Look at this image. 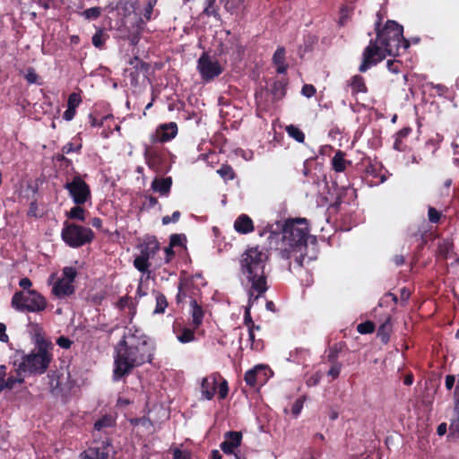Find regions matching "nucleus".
<instances>
[{
  "instance_id": "1",
  "label": "nucleus",
  "mask_w": 459,
  "mask_h": 459,
  "mask_svg": "<svg viewBox=\"0 0 459 459\" xmlns=\"http://www.w3.org/2000/svg\"><path fill=\"white\" fill-rule=\"evenodd\" d=\"M155 343L135 325L126 326L121 340L115 347L112 379L125 381L135 368L151 363Z\"/></svg>"
},
{
  "instance_id": "2",
  "label": "nucleus",
  "mask_w": 459,
  "mask_h": 459,
  "mask_svg": "<svg viewBox=\"0 0 459 459\" xmlns=\"http://www.w3.org/2000/svg\"><path fill=\"white\" fill-rule=\"evenodd\" d=\"M268 255L259 246L247 247L239 257V270L245 277L248 289V305L244 313V324L247 328H255L251 316V307L268 290L265 266Z\"/></svg>"
},
{
  "instance_id": "3",
  "label": "nucleus",
  "mask_w": 459,
  "mask_h": 459,
  "mask_svg": "<svg viewBox=\"0 0 459 459\" xmlns=\"http://www.w3.org/2000/svg\"><path fill=\"white\" fill-rule=\"evenodd\" d=\"M308 234V223L306 219L287 220L281 229V247H277L281 257L294 259L295 267H303Z\"/></svg>"
},
{
  "instance_id": "4",
  "label": "nucleus",
  "mask_w": 459,
  "mask_h": 459,
  "mask_svg": "<svg viewBox=\"0 0 459 459\" xmlns=\"http://www.w3.org/2000/svg\"><path fill=\"white\" fill-rule=\"evenodd\" d=\"M35 347L22 356L19 369L32 375L44 374L53 360L54 343L42 334H36Z\"/></svg>"
},
{
  "instance_id": "5",
  "label": "nucleus",
  "mask_w": 459,
  "mask_h": 459,
  "mask_svg": "<svg viewBox=\"0 0 459 459\" xmlns=\"http://www.w3.org/2000/svg\"><path fill=\"white\" fill-rule=\"evenodd\" d=\"M377 21L375 23L376 39L385 48L388 56H399L401 49L410 47L409 41L403 37V27L398 22L388 20L383 28H380L382 17L377 13Z\"/></svg>"
},
{
  "instance_id": "6",
  "label": "nucleus",
  "mask_w": 459,
  "mask_h": 459,
  "mask_svg": "<svg viewBox=\"0 0 459 459\" xmlns=\"http://www.w3.org/2000/svg\"><path fill=\"white\" fill-rule=\"evenodd\" d=\"M48 391L54 397L66 401L75 385L67 366L60 365L49 369L47 374Z\"/></svg>"
},
{
  "instance_id": "7",
  "label": "nucleus",
  "mask_w": 459,
  "mask_h": 459,
  "mask_svg": "<svg viewBox=\"0 0 459 459\" xmlns=\"http://www.w3.org/2000/svg\"><path fill=\"white\" fill-rule=\"evenodd\" d=\"M11 306L21 313L39 314L48 307V300L36 290L15 291L11 299Z\"/></svg>"
},
{
  "instance_id": "8",
  "label": "nucleus",
  "mask_w": 459,
  "mask_h": 459,
  "mask_svg": "<svg viewBox=\"0 0 459 459\" xmlns=\"http://www.w3.org/2000/svg\"><path fill=\"white\" fill-rule=\"evenodd\" d=\"M94 237L91 229L68 221H65L61 231L62 240L72 248H78L91 243Z\"/></svg>"
},
{
  "instance_id": "9",
  "label": "nucleus",
  "mask_w": 459,
  "mask_h": 459,
  "mask_svg": "<svg viewBox=\"0 0 459 459\" xmlns=\"http://www.w3.org/2000/svg\"><path fill=\"white\" fill-rule=\"evenodd\" d=\"M64 188L68 192L74 204H85L91 199L90 185L78 171H74L71 178H66Z\"/></svg>"
},
{
  "instance_id": "10",
  "label": "nucleus",
  "mask_w": 459,
  "mask_h": 459,
  "mask_svg": "<svg viewBox=\"0 0 459 459\" xmlns=\"http://www.w3.org/2000/svg\"><path fill=\"white\" fill-rule=\"evenodd\" d=\"M388 56L385 48L378 45L377 39H370L362 53V62L359 66L360 73L367 72L370 67L377 65Z\"/></svg>"
},
{
  "instance_id": "11",
  "label": "nucleus",
  "mask_w": 459,
  "mask_h": 459,
  "mask_svg": "<svg viewBox=\"0 0 459 459\" xmlns=\"http://www.w3.org/2000/svg\"><path fill=\"white\" fill-rule=\"evenodd\" d=\"M197 70L204 82H211L223 72L221 65L212 60L207 52H203L197 60Z\"/></svg>"
},
{
  "instance_id": "12",
  "label": "nucleus",
  "mask_w": 459,
  "mask_h": 459,
  "mask_svg": "<svg viewBox=\"0 0 459 459\" xmlns=\"http://www.w3.org/2000/svg\"><path fill=\"white\" fill-rule=\"evenodd\" d=\"M143 156L148 167L154 171L161 170L167 160L166 150L156 144L145 145Z\"/></svg>"
},
{
  "instance_id": "13",
  "label": "nucleus",
  "mask_w": 459,
  "mask_h": 459,
  "mask_svg": "<svg viewBox=\"0 0 459 459\" xmlns=\"http://www.w3.org/2000/svg\"><path fill=\"white\" fill-rule=\"evenodd\" d=\"M178 134V125L175 122L160 125L151 134L152 144L164 143L174 139Z\"/></svg>"
},
{
  "instance_id": "14",
  "label": "nucleus",
  "mask_w": 459,
  "mask_h": 459,
  "mask_svg": "<svg viewBox=\"0 0 459 459\" xmlns=\"http://www.w3.org/2000/svg\"><path fill=\"white\" fill-rule=\"evenodd\" d=\"M267 372V366L256 365L245 373L244 380L250 387L262 386L268 379Z\"/></svg>"
},
{
  "instance_id": "15",
  "label": "nucleus",
  "mask_w": 459,
  "mask_h": 459,
  "mask_svg": "<svg viewBox=\"0 0 459 459\" xmlns=\"http://www.w3.org/2000/svg\"><path fill=\"white\" fill-rule=\"evenodd\" d=\"M245 54V47L239 42L238 39H234L229 47L227 44L221 45L220 55H229L232 63H237L242 60Z\"/></svg>"
},
{
  "instance_id": "16",
  "label": "nucleus",
  "mask_w": 459,
  "mask_h": 459,
  "mask_svg": "<svg viewBox=\"0 0 459 459\" xmlns=\"http://www.w3.org/2000/svg\"><path fill=\"white\" fill-rule=\"evenodd\" d=\"M75 292V287L65 279H58L51 289V294L58 299H64L71 297Z\"/></svg>"
},
{
  "instance_id": "17",
  "label": "nucleus",
  "mask_w": 459,
  "mask_h": 459,
  "mask_svg": "<svg viewBox=\"0 0 459 459\" xmlns=\"http://www.w3.org/2000/svg\"><path fill=\"white\" fill-rule=\"evenodd\" d=\"M242 434L238 431H228L225 434V440L221 443V449L227 455H231L241 444Z\"/></svg>"
},
{
  "instance_id": "18",
  "label": "nucleus",
  "mask_w": 459,
  "mask_h": 459,
  "mask_svg": "<svg viewBox=\"0 0 459 459\" xmlns=\"http://www.w3.org/2000/svg\"><path fill=\"white\" fill-rule=\"evenodd\" d=\"M217 385L218 381L215 375L204 377L201 383V393L203 398L212 400L216 393Z\"/></svg>"
},
{
  "instance_id": "19",
  "label": "nucleus",
  "mask_w": 459,
  "mask_h": 459,
  "mask_svg": "<svg viewBox=\"0 0 459 459\" xmlns=\"http://www.w3.org/2000/svg\"><path fill=\"white\" fill-rule=\"evenodd\" d=\"M234 229L240 234H248L254 231V222L247 214L239 215L234 221Z\"/></svg>"
},
{
  "instance_id": "20",
  "label": "nucleus",
  "mask_w": 459,
  "mask_h": 459,
  "mask_svg": "<svg viewBox=\"0 0 459 459\" xmlns=\"http://www.w3.org/2000/svg\"><path fill=\"white\" fill-rule=\"evenodd\" d=\"M110 444H106L101 447H89L82 455L83 459H108L109 453L108 447Z\"/></svg>"
},
{
  "instance_id": "21",
  "label": "nucleus",
  "mask_w": 459,
  "mask_h": 459,
  "mask_svg": "<svg viewBox=\"0 0 459 459\" xmlns=\"http://www.w3.org/2000/svg\"><path fill=\"white\" fill-rule=\"evenodd\" d=\"M190 314L194 329H198L203 323L204 310L196 299H192L190 302Z\"/></svg>"
},
{
  "instance_id": "22",
  "label": "nucleus",
  "mask_w": 459,
  "mask_h": 459,
  "mask_svg": "<svg viewBox=\"0 0 459 459\" xmlns=\"http://www.w3.org/2000/svg\"><path fill=\"white\" fill-rule=\"evenodd\" d=\"M348 85L351 89V94L353 96L359 93H367L368 87L363 76L359 74L353 75L348 82Z\"/></svg>"
},
{
  "instance_id": "23",
  "label": "nucleus",
  "mask_w": 459,
  "mask_h": 459,
  "mask_svg": "<svg viewBox=\"0 0 459 459\" xmlns=\"http://www.w3.org/2000/svg\"><path fill=\"white\" fill-rule=\"evenodd\" d=\"M172 186V179L170 177L164 178H154L152 182V188L153 191L160 193V195H168L170 192Z\"/></svg>"
},
{
  "instance_id": "24",
  "label": "nucleus",
  "mask_w": 459,
  "mask_h": 459,
  "mask_svg": "<svg viewBox=\"0 0 459 459\" xmlns=\"http://www.w3.org/2000/svg\"><path fill=\"white\" fill-rule=\"evenodd\" d=\"M155 298V307L152 311L153 315H164L166 309L169 307V301L167 297L159 290H153Z\"/></svg>"
},
{
  "instance_id": "25",
  "label": "nucleus",
  "mask_w": 459,
  "mask_h": 459,
  "mask_svg": "<svg viewBox=\"0 0 459 459\" xmlns=\"http://www.w3.org/2000/svg\"><path fill=\"white\" fill-rule=\"evenodd\" d=\"M160 249L159 241L153 237L152 238H148L141 247V255L151 258L155 255V254Z\"/></svg>"
},
{
  "instance_id": "26",
  "label": "nucleus",
  "mask_w": 459,
  "mask_h": 459,
  "mask_svg": "<svg viewBox=\"0 0 459 459\" xmlns=\"http://www.w3.org/2000/svg\"><path fill=\"white\" fill-rule=\"evenodd\" d=\"M345 153L341 150L337 151L332 159V167L335 172H343L347 165H351V161L345 160Z\"/></svg>"
},
{
  "instance_id": "27",
  "label": "nucleus",
  "mask_w": 459,
  "mask_h": 459,
  "mask_svg": "<svg viewBox=\"0 0 459 459\" xmlns=\"http://www.w3.org/2000/svg\"><path fill=\"white\" fill-rule=\"evenodd\" d=\"M392 333V324L391 317L388 316L385 321L380 325L377 329V336L380 339L381 342L384 344L388 343L390 340V334Z\"/></svg>"
},
{
  "instance_id": "28",
  "label": "nucleus",
  "mask_w": 459,
  "mask_h": 459,
  "mask_svg": "<svg viewBox=\"0 0 459 459\" xmlns=\"http://www.w3.org/2000/svg\"><path fill=\"white\" fill-rule=\"evenodd\" d=\"M115 425L116 419L110 414H105L95 421L94 429L105 432L107 429L113 428Z\"/></svg>"
},
{
  "instance_id": "29",
  "label": "nucleus",
  "mask_w": 459,
  "mask_h": 459,
  "mask_svg": "<svg viewBox=\"0 0 459 459\" xmlns=\"http://www.w3.org/2000/svg\"><path fill=\"white\" fill-rule=\"evenodd\" d=\"M287 82L279 80L273 82L270 86V93L273 96L275 100H281L286 95Z\"/></svg>"
},
{
  "instance_id": "30",
  "label": "nucleus",
  "mask_w": 459,
  "mask_h": 459,
  "mask_svg": "<svg viewBox=\"0 0 459 459\" xmlns=\"http://www.w3.org/2000/svg\"><path fill=\"white\" fill-rule=\"evenodd\" d=\"M411 132L410 127H403L400 129L395 134V140L394 143V149L399 152L405 150V145L403 143V140L406 138Z\"/></svg>"
},
{
  "instance_id": "31",
  "label": "nucleus",
  "mask_w": 459,
  "mask_h": 459,
  "mask_svg": "<svg viewBox=\"0 0 459 459\" xmlns=\"http://www.w3.org/2000/svg\"><path fill=\"white\" fill-rule=\"evenodd\" d=\"M82 205L83 204H75L74 207H72L70 211L66 212L67 218L70 220H77L82 222L85 221L86 211Z\"/></svg>"
},
{
  "instance_id": "32",
  "label": "nucleus",
  "mask_w": 459,
  "mask_h": 459,
  "mask_svg": "<svg viewBox=\"0 0 459 459\" xmlns=\"http://www.w3.org/2000/svg\"><path fill=\"white\" fill-rule=\"evenodd\" d=\"M108 39V35L104 31V30L98 29L91 38V43L95 48L101 49Z\"/></svg>"
},
{
  "instance_id": "33",
  "label": "nucleus",
  "mask_w": 459,
  "mask_h": 459,
  "mask_svg": "<svg viewBox=\"0 0 459 459\" xmlns=\"http://www.w3.org/2000/svg\"><path fill=\"white\" fill-rule=\"evenodd\" d=\"M365 173L367 176H370L373 178L379 179V183H382L385 180V176L381 175V168L377 164L369 162V164L365 169Z\"/></svg>"
},
{
  "instance_id": "34",
  "label": "nucleus",
  "mask_w": 459,
  "mask_h": 459,
  "mask_svg": "<svg viewBox=\"0 0 459 459\" xmlns=\"http://www.w3.org/2000/svg\"><path fill=\"white\" fill-rule=\"evenodd\" d=\"M217 0H207V4L204 9V13L206 16H213L217 20H220V7L216 4ZM220 2H224V0H220Z\"/></svg>"
},
{
  "instance_id": "35",
  "label": "nucleus",
  "mask_w": 459,
  "mask_h": 459,
  "mask_svg": "<svg viewBox=\"0 0 459 459\" xmlns=\"http://www.w3.org/2000/svg\"><path fill=\"white\" fill-rule=\"evenodd\" d=\"M454 249V243L448 239L443 240L438 244L437 253L443 259H447L448 255Z\"/></svg>"
},
{
  "instance_id": "36",
  "label": "nucleus",
  "mask_w": 459,
  "mask_h": 459,
  "mask_svg": "<svg viewBox=\"0 0 459 459\" xmlns=\"http://www.w3.org/2000/svg\"><path fill=\"white\" fill-rule=\"evenodd\" d=\"M195 330L184 327L180 333H178L177 338L181 343H187L195 341Z\"/></svg>"
},
{
  "instance_id": "37",
  "label": "nucleus",
  "mask_w": 459,
  "mask_h": 459,
  "mask_svg": "<svg viewBox=\"0 0 459 459\" xmlns=\"http://www.w3.org/2000/svg\"><path fill=\"white\" fill-rule=\"evenodd\" d=\"M286 132L290 137L295 139L298 143H304L305 134L298 126L294 125L287 126Z\"/></svg>"
},
{
  "instance_id": "38",
  "label": "nucleus",
  "mask_w": 459,
  "mask_h": 459,
  "mask_svg": "<svg viewBox=\"0 0 459 459\" xmlns=\"http://www.w3.org/2000/svg\"><path fill=\"white\" fill-rule=\"evenodd\" d=\"M148 257L143 255L140 254L134 261V267L141 273H146L149 271V267L151 266V264L149 263Z\"/></svg>"
},
{
  "instance_id": "39",
  "label": "nucleus",
  "mask_w": 459,
  "mask_h": 459,
  "mask_svg": "<svg viewBox=\"0 0 459 459\" xmlns=\"http://www.w3.org/2000/svg\"><path fill=\"white\" fill-rule=\"evenodd\" d=\"M217 173L223 178L224 181L232 180L235 178L236 174L230 165L223 164L218 170Z\"/></svg>"
},
{
  "instance_id": "40",
  "label": "nucleus",
  "mask_w": 459,
  "mask_h": 459,
  "mask_svg": "<svg viewBox=\"0 0 459 459\" xmlns=\"http://www.w3.org/2000/svg\"><path fill=\"white\" fill-rule=\"evenodd\" d=\"M62 278L74 284V281L77 276V270L73 266H65L62 270Z\"/></svg>"
},
{
  "instance_id": "41",
  "label": "nucleus",
  "mask_w": 459,
  "mask_h": 459,
  "mask_svg": "<svg viewBox=\"0 0 459 459\" xmlns=\"http://www.w3.org/2000/svg\"><path fill=\"white\" fill-rule=\"evenodd\" d=\"M22 378H17L15 377H9L6 379L4 380V383H0V393L3 392L4 389H13L17 383H22Z\"/></svg>"
},
{
  "instance_id": "42",
  "label": "nucleus",
  "mask_w": 459,
  "mask_h": 459,
  "mask_svg": "<svg viewBox=\"0 0 459 459\" xmlns=\"http://www.w3.org/2000/svg\"><path fill=\"white\" fill-rule=\"evenodd\" d=\"M101 14V8L99 6L89 8L82 13V16H83L86 20H96Z\"/></svg>"
},
{
  "instance_id": "43",
  "label": "nucleus",
  "mask_w": 459,
  "mask_h": 459,
  "mask_svg": "<svg viewBox=\"0 0 459 459\" xmlns=\"http://www.w3.org/2000/svg\"><path fill=\"white\" fill-rule=\"evenodd\" d=\"M376 329L375 324L372 321H366L360 323L357 326V331L361 334L372 333Z\"/></svg>"
},
{
  "instance_id": "44",
  "label": "nucleus",
  "mask_w": 459,
  "mask_h": 459,
  "mask_svg": "<svg viewBox=\"0 0 459 459\" xmlns=\"http://www.w3.org/2000/svg\"><path fill=\"white\" fill-rule=\"evenodd\" d=\"M244 4V0H224L225 9L233 13Z\"/></svg>"
},
{
  "instance_id": "45",
  "label": "nucleus",
  "mask_w": 459,
  "mask_h": 459,
  "mask_svg": "<svg viewBox=\"0 0 459 459\" xmlns=\"http://www.w3.org/2000/svg\"><path fill=\"white\" fill-rule=\"evenodd\" d=\"M285 48L279 47L273 56V62L275 65L285 64Z\"/></svg>"
},
{
  "instance_id": "46",
  "label": "nucleus",
  "mask_w": 459,
  "mask_h": 459,
  "mask_svg": "<svg viewBox=\"0 0 459 459\" xmlns=\"http://www.w3.org/2000/svg\"><path fill=\"white\" fill-rule=\"evenodd\" d=\"M82 103V97L79 93L73 92L68 96L67 107L76 109Z\"/></svg>"
},
{
  "instance_id": "47",
  "label": "nucleus",
  "mask_w": 459,
  "mask_h": 459,
  "mask_svg": "<svg viewBox=\"0 0 459 459\" xmlns=\"http://www.w3.org/2000/svg\"><path fill=\"white\" fill-rule=\"evenodd\" d=\"M82 147V145L81 143H79L78 144L75 145L74 143L69 142L63 146L62 152H63V153H65V154H69L71 152L78 153V152H80Z\"/></svg>"
},
{
  "instance_id": "48",
  "label": "nucleus",
  "mask_w": 459,
  "mask_h": 459,
  "mask_svg": "<svg viewBox=\"0 0 459 459\" xmlns=\"http://www.w3.org/2000/svg\"><path fill=\"white\" fill-rule=\"evenodd\" d=\"M217 388L219 398L221 400L225 399L229 394V385L227 380L222 379V381L220 384H218Z\"/></svg>"
},
{
  "instance_id": "49",
  "label": "nucleus",
  "mask_w": 459,
  "mask_h": 459,
  "mask_svg": "<svg viewBox=\"0 0 459 459\" xmlns=\"http://www.w3.org/2000/svg\"><path fill=\"white\" fill-rule=\"evenodd\" d=\"M183 240H186V237L183 234H172L169 238V246L172 247H182Z\"/></svg>"
},
{
  "instance_id": "50",
  "label": "nucleus",
  "mask_w": 459,
  "mask_h": 459,
  "mask_svg": "<svg viewBox=\"0 0 459 459\" xmlns=\"http://www.w3.org/2000/svg\"><path fill=\"white\" fill-rule=\"evenodd\" d=\"M25 79L30 84H32V83L41 84L40 82H38L39 75L37 74V73L33 67H30L27 69V73L25 74Z\"/></svg>"
},
{
  "instance_id": "51",
  "label": "nucleus",
  "mask_w": 459,
  "mask_h": 459,
  "mask_svg": "<svg viewBox=\"0 0 459 459\" xmlns=\"http://www.w3.org/2000/svg\"><path fill=\"white\" fill-rule=\"evenodd\" d=\"M428 217L430 222L438 223L441 218V212L434 207H429Z\"/></svg>"
},
{
  "instance_id": "52",
  "label": "nucleus",
  "mask_w": 459,
  "mask_h": 459,
  "mask_svg": "<svg viewBox=\"0 0 459 459\" xmlns=\"http://www.w3.org/2000/svg\"><path fill=\"white\" fill-rule=\"evenodd\" d=\"M56 160L61 163V165H64L65 168H72L73 173L75 171L74 168L73 167V161L72 160L65 157V153H58L56 155Z\"/></svg>"
},
{
  "instance_id": "53",
  "label": "nucleus",
  "mask_w": 459,
  "mask_h": 459,
  "mask_svg": "<svg viewBox=\"0 0 459 459\" xmlns=\"http://www.w3.org/2000/svg\"><path fill=\"white\" fill-rule=\"evenodd\" d=\"M454 411L456 417L451 420L449 429L451 434L459 436V411L455 410Z\"/></svg>"
},
{
  "instance_id": "54",
  "label": "nucleus",
  "mask_w": 459,
  "mask_h": 459,
  "mask_svg": "<svg viewBox=\"0 0 459 459\" xmlns=\"http://www.w3.org/2000/svg\"><path fill=\"white\" fill-rule=\"evenodd\" d=\"M342 367V363L332 364V367L328 370L327 375L333 379H336L340 376Z\"/></svg>"
},
{
  "instance_id": "55",
  "label": "nucleus",
  "mask_w": 459,
  "mask_h": 459,
  "mask_svg": "<svg viewBox=\"0 0 459 459\" xmlns=\"http://www.w3.org/2000/svg\"><path fill=\"white\" fill-rule=\"evenodd\" d=\"M303 404H304V398L300 397V398H298L292 407H291V413L297 417L302 411L303 409Z\"/></svg>"
},
{
  "instance_id": "56",
  "label": "nucleus",
  "mask_w": 459,
  "mask_h": 459,
  "mask_svg": "<svg viewBox=\"0 0 459 459\" xmlns=\"http://www.w3.org/2000/svg\"><path fill=\"white\" fill-rule=\"evenodd\" d=\"M56 344L63 348V349H70L72 344H73V341L70 340L68 337L66 336H59L57 339H56Z\"/></svg>"
},
{
  "instance_id": "57",
  "label": "nucleus",
  "mask_w": 459,
  "mask_h": 459,
  "mask_svg": "<svg viewBox=\"0 0 459 459\" xmlns=\"http://www.w3.org/2000/svg\"><path fill=\"white\" fill-rule=\"evenodd\" d=\"M316 92V89L313 84H304L301 89L302 95L306 96L307 98L313 97Z\"/></svg>"
},
{
  "instance_id": "58",
  "label": "nucleus",
  "mask_w": 459,
  "mask_h": 459,
  "mask_svg": "<svg viewBox=\"0 0 459 459\" xmlns=\"http://www.w3.org/2000/svg\"><path fill=\"white\" fill-rule=\"evenodd\" d=\"M180 216H181L180 212L175 211L171 216L166 215L162 218V224L168 225L170 222H177V221H178Z\"/></svg>"
},
{
  "instance_id": "59",
  "label": "nucleus",
  "mask_w": 459,
  "mask_h": 459,
  "mask_svg": "<svg viewBox=\"0 0 459 459\" xmlns=\"http://www.w3.org/2000/svg\"><path fill=\"white\" fill-rule=\"evenodd\" d=\"M386 66L390 72L397 74L400 72L401 62L397 60H388L386 63Z\"/></svg>"
},
{
  "instance_id": "60",
  "label": "nucleus",
  "mask_w": 459,
  "mask_h": 459,
  "mask_svg": "<svg viewBox=\"0 0 459 459\" xmlns=\"http://www.w3.org/2000/svg\"><path fill=\"white\" fill-rule=\"evenodd\" d=\"M191 455L188 451H182L179 448H176L173 451V459H190Z\"/></svg>"
},
{
  "instance_id": "61",
  "label": "nucleus",
  "mask_w": 459,
  "mask_h": 459,
  "mask_svg": "<svg viewBox=\"0 0 459 459\" xmlns=\"http://www.w3.org/2000/svg\"><path fill=\"white\" fill-rule=\"evenodd\" d=\"M108 117H103L100 120H98L92 114L89 115V123L91 127H101L103 122Z\"/></svg>"
},
{
  "instance_id": "62",
  "label": "nucleus",
  "mask_w": 459,
  "mask_h": 459,
  "mask_svg": "<svg viewBox=\"0 0 459 459\" xmlns=\"http://www.w3.org/2000/svg\"><path fill=\"white\" fill-rule=\"evenodd\" d=\"M19 286L22 289V291H29L32 290L30 289L32 286V281L28 277H24L20 280Z\"/></svg>"
},
{
  "instance_id": "63",
  "label": "nucleus",
  "mask_w": 459,
  "mask_h": 459,
  "mask_svg": "<svg viewBox=\"0 0 459 459\" xmlns=\"http://www.w3.org/2000/svg\"><path fill=\"white\" fill-rule=\"evenodd\" d=\"M320 380H321V373L316 372L315 374H313L311 377H309L307 378V385L308 386H315V385H318Z\"/></svg>"
},
{
  "instance_id": "64",
  "label": "nucleus",
  "mask_w": 459,
  "mask_h": 459,
  "mask_svg": "<svg viewBox=\"0 0 459 459\" xmlns=\"http://www.w3.org/2000/svg\"><path fill=\"white\" fill-rule=\"evenodd\" d=\"M131 298L127 295L121 297L117 302V307L120 310H124L130 303Z\"/></svg>"
}]
</instances>
